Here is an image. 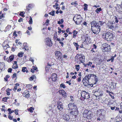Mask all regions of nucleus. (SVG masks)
I'll list each match as a JSON object with an SVG mask.
<instances>
[{"instance_id": "f257e3e1", "label": "nucleus", "mask_w": 122, "mask_h": 122, "mask_svg": "<svg viewBox=\"0 0 122 122\" xmlns=\"http://www.w3.org/2000/svg\"><path fill=\"white\" fill-rule=\"evenodd\" d=\"M105 23L104 22L101 21H99L98 22L95 21H92L91 23V30L95 34L98 33L101 29L100 25L102 26Z\"/></svg>"}, {"instance_id": "f03ea898", "label": "nucleus", "mask_w": 122, "mask_h": 122, "mask_svg": "<svg viewBox=\"0 0 122 122\" xmlns=\"http://www.w3.org/2000/svg\"><path fill=\"white\" fill-rule=\"evenodd\" d=\"M69 109L72 111L70 112V114L75 115L78 114V111L77 109L76 106L74 103H69L68 105Z\"/></svg>"}, {"instance_id": "7ed1b4c3", "label": "nucleus", "mask_w": 122, "mask_h": 122, "mask_svg": "<svg viewBox=\"0 0 122 122\" xmlns=\"http://www.w3.org/2000/svg\"><path fill=\"white\" fill-rule=\"evenodd\" d=\"M102 37L105 39L107 41H111L113 39L112 33L110 32H107L106 34H104L102 35Z\"/></svg>"}, {"instance_id": "20e7f679", "label": "nucleus", "mask_w": 122, "mask_h": 122, "mask_svg": "<svg viewBox=\"0 0 122 122\" xmlns=\"http://www.w3.org/2000/svg\"><path fill=\"white\" fill-rule=\"evenodd\" d=\"M82 18L80 15H76L73 19V20L75 22L76 24H80L82 20Z\"/></svg>"}, {"instance_id": "39448f33", "label": "nucleus", "mask_w": 122, "mask_h": 122, "mask_svg": "<svg viewBox=\"0 0 122 122\" xmlns=\"http://www.w3.org/2000/svg\"><path fill=\"white\" fill-rule=\"evenodd\" d=\"M83 116L87 119H90L92 117V113L91 111L86 110H84L83 114Z\"/></svg>"}, {"instance_id": "423d86ee", "label": "nucleus", "mask_w": 122, "mask_h": 122, "mask_svg": "<svg viewBox=\"0 0 122 122\" xmlns=\"http://www.w3.org/2000/svg\"><path fill=\"white\" fill-rule=\"evenodd\" d=\"M75 58L77 61H80V62L82 63L84 62L85 56L83 55H77Z\"/></svg>"}, {"instance_id": "0eeeda50", "label": "nucleus", "mask_w": 122, "mask_h": 122, "mask_svg": "<svg viewBox=\"0 0 122 122\" xmlns=\"http://www.w3.org/2000/svg\"><path fill=\"white\" fill-rule=\"evenodd\" d=\"M81 95L83 99H88L90 97L88 93L83 91L81 92Z\"/></svg>"}, {"instance_id": "6e6552de", "label": "nucleus", "mask_w": 122, "mask_h": 122, "mask_svg": "<svg viewBox=\"0 0 122 122\" xmlns=\"http://www.w3.org/2000/svg\"><path fill=\"white\" fill-rule=\"evenodd\" d=\"M102 46L103 49L105 51H109L110 50V47L109 45L106 43H105L103 44Z\"/></svg>"}, {"instance_id": "1a4fd4ad", "label": "nucleus", "mask_w": 122, "mask_h": 122, "mask_svg": "<svg viewBox=\"0 0 122 122\" xmlns=\"http://www.w3.org/2000/svg\"><path fill=\"white\" fill-rule=\"evenodd\" d=\"M51 79L52 81H55L57 79V75L56 74L54 73L51 76V78H49L48 81L49 82H50V80Z\"/></svg>"}, {"instance_id": "9d476101", "label": "nucleus", "mask_w": 122, "mask_h": 122, "mask_svg": "<svg viewBox=\"0 0 122 122\" xmlns=\"http://www.w3.org/2000/svg\"><path fill=\"white\" fill-rule=\"evenodd\" d=\"M46 44L47 46H51L52 45V43L51 41L49 38H47L46 39Z\"/></svg>"}, {"instance_id": "9b49d317", "label": "nucleus", "mask_w": 122, "mask_h": 122, "mask_svg": "<svg viewBox=\"0 0 122 122\" xmlns=\"http://www.w3.org/2000/svg\"><path fill=\"white\" fill-rule=\"evenodd\" d=\"M121 5L122 6L120 5H118L117 7H116L117 10L120 13L122 14V1Z\"/></svg>"}, {"instance_id": "f8f14e48", "label": "nucleus", "mask_w": 122, "mask_h": 122, "mask_svg": "<svg viewBox=\"0 0 122 122\" xmlns=\"http://www.w3.org/2000/svg\"><path fill=\"white\" fill-rule=\"evenodd\" d=\"M84 41L86 42V43H90L91 42V39L89 36L88 35H86L85 36Z\"/></svg>"}, {"instance_id": "ddd939ff", "label": "nucleus", "mask_w": 122, "mask_h": 122, "mask_svg": "<svg viewBox=\"0 0 122 122\" xmlns=\"http://www.w3.org/2000/svg\"><path fill=\"white\" fill-rule=\"evenodd\" d=\"M87 79V78H86V76L83 79L82 81V82L83 84L85 85H87L89 83V80Z\"/></svg>"}, {"instance_id": "4468645a", "label": "nucleus", "mask_w": 122, "mask_h": 122, "mask_svg": "<svg viewBox=\"0 0 122 122\" xmlns=\"http://www.w3.org/2000/svg\"><path fill=\"white\" fill-rule=\"evenodd\" d=\"M57 107L60 111H62L63 110V106L61 102H60L58 104Z\"/></svg>"}, {"instance_id": "2eb2a0df", "label": "nucleus", "mask_w": 122, "mask_h": 122, "mask_svg": "<svg viewBox=\"0 0 122 122\" xmlns=\"http://www.w3.org/2000/svg\"><path fill=\"white\" fill-rule=\"evenodd\" d=\"M59 92L60 94L62 95V96L65 98L66 97V93L63 90H59Z\"/></svg>"}, {"instance_id": "dca6fc26", "label": "nucleus", "mask_w": 122, "mask_h": 122, "mask_svg": "<svg viewBox=\"0 0 122 122\" xmlns=\"http://www.w3.org/2000/svg\"><path fill=\"white\" fill-rule=\"evenodd\" d=\"M14 58V56L13 55H11L9 57V58H7L6 60L8 62H9L12 61Z\"/></svg>"}, {"instance_id": "f3484780", "label": "nucleus", "mask_w": 122, "mask_h": 122, "mask_svg": "<svg viewBox=\"0 0 122 122\" xmlns=\"http://www.w3.org/2000/svg\"><path fill=\"white\" fill-rule=\"evenodd\" d=\"M91 76V79L93 80H95L96 82H97L98 81V79L97 78V77L96 75L92 74Z\"/></svg>"}, {"instance_id": "a211bd4d", "label": "nucleus", "mask_w": 122, "mask_h": 122, "mask_svg": "<svg viewBox=\"0 0 122 122\" xmlns=\"http://www.w3.org/2000/svg\"><path fill=\"white\" fill-rule=\"evenodd\" d=\"M55 55L56 58L58 56H61L63 55L61 53L58 51H56L55 52Z\"/></svg>"}, {"instance_id": "6ab92c4d", "label": "nucleus", "mask_w": 122, "mask_h": 122, "mask_svg": "<svg viewBox=\"0 0 122 122\" xmlns=\"http://www.w3.org/2000/svg\"><path fill=\"white\" fill-rule=\"evenodd\" d=\"M63 119L65 120L69 121L70 120V117L69 115L64 114L63 115Z\"/></svg>"}, {"instance_id": "aec40b11", "label": "nucleus", "mask_w": 122, "mask_h": 122, "mask_svg": "<svg viewBox=\"0 0 122 122\" xmlns=\"http://www.w3.org/2000/svg\"><path fill=\"white\" fill-rule=\"evenodd\" d=\"M5 66V63L4 62H0V72L3 70V68Z\"/></svg>"}, {"instance_id": "412c9836", "label": "nucleus", "mask_w": 122, "mask_h": 122, "mask_svg": "<svg viewBox=\"0 0 122 122\" xmlns=\"http://www.w3.org/2000/svg\"><path fill=\"white\" fill-rule=\"evenodd\" d=\"M63 55L61 56H58L57 57V60L59 61H60L61 62H62V61L63 59Z\"/></svg>"}, {"instance_id": "4be33fe9", "label": "nucleus", "mask_w": 122, "mask_h": 122, "mask_svg": "<svg viewBox=\"0 0 122 122\" xmlns=\"http://www.w3.org/2000/svg\"><path fill=\"white\" fill-rule=\"evenodd\" d=\"M112 23L111 22H109L108 23L107 26L108 28L110 29H112L113 27L112 25Z\"/></svg>"}, {"instance_id": "5701e85b", "label": "nucleus", "mask_w": 122, "mask_h": 122, "mask_svg": "<svg viewBox=\"0 0 122 122\" xmlns=\"http://www.w3.org/2000/svg\"><path fill=\"white\" fill-rule=\"evenodd\" d=\"M36 79V76L34 75H33L29 78V80L30 81H31L33 80L34 79Z\"/></svg>"}, {"instance_id": "b1692460", "label": "nucleus", "mask_w": 122, "mask_h": 122, "mask_svg": "<svg viewBox=\"0 0 122 122\" xmlns=\"http://www.w3.org/2000/svg\"><path fill=\"white\" fill-rule=\"evenodd\" d=\"M23 48L25 49V50H27L28 49L27 48L26 43H24Z\"/></svg>"}, {"instance_id": "393cba45", "label": "nucleus", "mask_w": 122, "mask_h": 122, "mask_svg": "<svg viewBox=\"0 0 122 122\" xmlns=\"http://www.w3.org/2000/svg\"><path fill=\"white\" fill-rule=\"evenodd\" d=\"M73 37L75 38L76 37V36L77 33V31L75 30L73 31Z\"/></svg>"}, {"instance_id": "a878e982", "label": "nucleus", "mask_w": 122, "mask_h": 122, "mask_svg": "<svg viewBox=\"0 0 122 122\" xmlns=\"http://www.w3.org/2000/svg\"><path fill=\"white\" fill-rule=\"evenodd\" d=\"M3 48L4 49L6 50L7 48L9 47V46L8 44H6V45L4 46V45H2Z\"/></svg>"}, {"instance_id": "bb28decb", "label": "nucleus", "mask_w": 122, "mask_h": 122, "mask_svg": "<svg viewBox=\"0 0 122 122\" xmlns=\"http://www.w3.org/2000/svg\"><path fill=\"white\" fill-rule=\"evenodd\" d=\"M86 78H87V79H88L89 80H90L91 78V74H89L88 75H86Z\"/></svg>"}, {"instance_id": "cd10ccee", "label": "nucleus", "mask_w": 122, "mask_h": 122, "mask_svg": "<svg viewBox=\"0 0 122 122\" xmlns=\"http://www.w3.org/2000/svg\"><path fill=\"white\" fill-rule=\"evenodd\" d=\"M102 10L101 8H97L95 10L96 12L97 13H98Z\"/></svg>"}, {"instance_id": "c85d7f7f", "label": "nucleus", "mask_w": 122, "mask_h": 122, "mask_svg": "<svg viewBox=\"0 0 122 122\" xmlns=\"http://www.w3.org/2000/svg\"><path fill=\"white\" fill-rule=\"evenodd\" d=\"M23 53L21 52L18 54L17 55L19 57H21L23 56Z\"/></svg>"}, {"instance_id": "c756f323", "label": "nucleus", "mask_w": 122, "mask_h": 122, "mask_svg": "<svg viewBox=\"0 0 122 122\" xmlns=\"http://www.w3.org/2000/svg\"><path fill=\"white\" fill-rule=\"evenodd\" d=\"M84 6L83 8L84 10L85 11L87 10L88 6L86 4H85L84 5Z\"/></svg>"}, {"instance_id": "7c9ffc66", "label": "nucleus", "mask_w": 122, "mask_h": 122, "mask_svg": "<svg viewBox=\"0 0 122 122\" xmlns=\"http://www.w3.org/2000/svg\"><path fill=\"white\" fill-rule=\"evenodd\" d=\"M12 67L14 69H16L18 68V66L16 64H13L12 66Z\"/></svg>"}, {"instance_id": "2f4dec72", "label": "nucleus", "mask_w": 122, "mask_h": 122, "mask_svg": "<svg viewBox=\"0 0 122 122\" xmlns=\"http://www.w3.org/2000/svg\"><path fill=\"white\" fill-rule=\"evenodd\" d=\"M63 20L61 19V20L58 21L57 22L58 24H62L63 22Z\"/></svg>"}, {"instance_id": "473e14b6", "label": "nucleus", "mask_w": 122, "mask_h": 122, "mask_svg": "<svg viewBox=\"0 0 122 122\" xmlns=\"http://www.w3.org/2000/svg\"><path fill=\"white\" fill-rule=\"evenodd\" d=\"M55 13V11L54 10H53L50 12L49 13V14L51 15L52 16H54Z\"/></svg>"}, {"instance_id": "72a5a7b5", "label": "nucleus", "mask_w": 122, "mask_h": 122, "mask_svg": "<svg viewBox=\"0 0 122 122\" xmlns=\"http://www.w3.org/2000/svg\"><path fill=\"white\" fill-rule=\"evenodd\" d=\"M30 20L29 21V23L30 24H31L32 23V20L31 17H29Z\"/></svg>"}, {"instance_id": "f704fd0d", "label": "nucleus", "mask_w": 122, "mask_h": 122, "mask_svg": "<svg viewBox=\"0 0 122 122\" xmlns=\"http://www.w3.org/2000/svg\"><path fill=\"white\" fill-rule=\"evenodd\" d=\"M76 67V69L77 71H78L79 70V68H80L79 67V65H76L75 66Z\"/></svg>"}, {"instance_id": "c9c22d12", "label": "nucleus", "mask_w": 122, "mask_h": 122, "mask_svg": "<svg viewBox=\"0 0 122 122\" xmlns=\"http://www.w3.org/2000/svg\"><path fill=\"white\" fill-rule=\"evenodd\" d=\"M11 28V26L10 25H9L6 27L5 28V29L7 30H10V29Z\"/></svg>"}, {"instance_id": "e433bc0d", "label": "nucleus", "mask_w": 122, "mask_h": 122, "mask_svg": "<svg viewBox=\"0 0 122 122\" xmlns=\"http://www.w3.org/2000/svg\"><path fill=\"white\" fill-rule=\"evenodd\" d=\"M60 86L61 87H62L63 88H66V86L64 84L61 83L60 85Z\"/></svg>"}, {"instance_id": "4c0bfd02", "label": "nucleus", "mask_w": 122, "mask_h": 122, "mask_svg": "<svg viewBox=\"0 0 122 122\" xmlns=\"http://www.w3.org/2000/svg\"><path fill=\"white\" fill-rule=\"evenodd\" d=\"M103 117L104 116L102 114H100L99 117L102 120H103Z\"/></svg>"}, {"instance_id": "58836bf2", "label": "nucleus", "mask_w": 122, "mask_h": 122, "mask_svg": "<svg viewBox=\"0 0 122 122\" xmlns=\"http://www.w3.org/2000/svg\"><path fill=\"white\" fill-rule=\"evenodd\" d=\"M34 110V109L32 107H31L29 109V110L31 112H33V110Z\"/></svg>"}, {"instance_id": "ea45409f", "label": "nucleus", "mask_w": 122, "mask_h": 122, "mask_svg": "<svg viewBox=\"0 0 122 122\" xmlns=\"http://www.w3.org/2000/svg\"><path fill=\"white\" fill-rule=\"evenodd\" d=\"M26 69V67H23L22 68V71L23 72H25V69Z\"/></svg>"}, {"instance_id": "a19ab883", "label": "nucleus", "mask_w": 122, "mask_h": 122, "mask_svg": "<svg viewBox=\"0 0 122 122\" xmlns=\"http://www.w3.org/2000/svg\"><path fill=\"white\" fill-rule=\"evenodd\" d=\"M74 45L76 47H79V45L78 43H77L74 42L73 43Z\"/></svg>"}, {"instance_id": "79ce46f5", "label": "nucleus", "mask_w": 122, "mask_h": 122, "mask_svg": "<svg viewBox=\"0 0 122 122\" xmlns=\"http://www.w3.org/2000/svg\"><path fill=\"white\" fill-rule=\"evenodd\" d=\"M25 14V13H23V12H20V16H21L22 17H25L24 15Z\"/></svg>"}, {"instance_id": "37998d69", "label": "nucleus", "mask_w": 122, "mask_h": 122, "mask_svg": "<svg viewBox=\"0 0 122 122\" xmlns=\"http://www.w3.org/2000/svg\"><path fill=\"white\" fill-rule=\"evenodd\" d=\"M115 22L117 23L118 21V18L117 17L115 16Z\"/></svg>"}, {"instance_id": "c03bdc74", "label": "nucleus", "mask_w": 122, "mask_h": 122, "mask_svg": "<svg viewBox=\"0 0 122 122\" xmlns=\"http://www.w3.org/2000/svg\"><path fill=\"white\" fill-rule=\"evenodd\" d=\"M7 110L9 112L8 114H10L11 113V109L10 108H8V109Z\"/></svg>"}, {"instance_id": "a18cd8bd", "label": "nucleus", "mask_w": 122, "mask_h": 122, "mask_svg": "<svg viewBox=\"0 0 122 122\" xmlns=\"http://www.w3.org/2000/svg\"><path fill=\"white\" fill-rule=\"evenodd\" d=\"M8 98L6 97L3 98L2 99V100L4 102H6Z\"/></svg>"}, {"instance_id": "49530a36", "label": "nucleus", "mask_w": 122, "mask_h": 122, "mask_svg": "<svg viewBox=\"0 0 122 122\" xmlns=\"http://www.w3.org/2000/svg\"><path fill=\"white\" fill-rule=\"evenodd\" d=\"M32 68L35 71L36 70V71H37V70H37V68L34 66H32Z\"/></svg>"}, {"instance_id": "de8ad7c7", "label": "nucleus", "mask_w": 122, "mask_h": 122, "mask_svg": "<svg viewBox=\"0 0 122 122\" xmlns=\"http://www.w3.org/2000/svg\"><path fill=\"white\" fill-rule=\"evenodd\" d=\"M97 121L98 122H101L102 121V120L99 117L97 119Z\"/></svg>"}, {"instance_id": "09e8293b", "label": "nucleus", "mask_w": 122, "mask_h": 122, "mask_svg": "<svg viewBox=\"0 0 122 122\" xmlns=\"http://www.w3.org/2000/svg\"><path fill=\"white\" fill-rule=\"evenodd\" d=\"M106 91L110 95H111V94H113V92H111L107 90Z\"/></svg>"}, {"instance_id": "8fccbe9b", "label": "nucleus", "mask_w": 122, "mask_h": 122, "mask_svg": "<svg viewBox=\"0 0 122 122\" xmlns=\"http://www.w3.org/2000/svg\"><path fill=\"white\" fill-rule=\"evenodd\" d=\"M92 64V63L91 62H89L87 64V65L88 66H90Z\"/></svg>"}, {"instance_id": "3c124183", "label": "nucleus", "mask_w": 122, "mask_h": 122, "mask_svg": "<svg viewBox=\"0 0 122 122\" xmlns=\"http://www.w3.org/2000/svg\"><path fill=\"white\" fill-rule=\"evenodd\" d=\"M4 14H2L1 15H0V19H1L2 18H4Z\"/></svg>"}, {"instance_id": "603ef678", "label": "nucleus", "mask_w": 122, "mask_h": 122, "mask_svg": "<svg viewBox=\"0 0 122 122\" xmlns=\"http://www.w3.org/2000/svg\"><path fill=\"white\" fill-rule=\"evenodd\" d=\"M12 70L11 68H9L8 70V71L9 72H11Z\"/></svg>"}, {"instance_id": "864d4df0", "label": "nucleus", "mask_w": 122, "mask_h": 122, "mask_svg": "<svg viewBox=\"0 0 122 122\" xmlns=\"http://www.w3.org/2000/svg\"><path fill=\"white\" fill-rule=\"evenodd\" d=\"M95 49L93 48H92V50H91V53H93L94 52H95Z\"/></svg>"}, {"instance_id": "5fc2aeb1", "label": "nucleus", "mask_w": 122, "mask_h": 122, "mask_svg": "<svg viewBox=\"0 0 122 122\" xmlns=\"http://www.w3.org/2000/svg\"><path fill=\"white\" fill-rule=\"evenodd\" d=\"M12 90V89H10L9 88H8L6 90V92H9L11 91Z\"/></svg>"}, {"instance_id": "6e6d98bb", "label": "nucleus", "mask_w": 122, "mask_h": 122, "mask_svg": "<svg viewBox=\"0 0 122 122\" xmlns=\"http://www.w3.org/2000/svg\"><path fill=\"white\" fill-rule=\"evenodd\" d=\"M70 98L71 99V102H73V96H70Z\"/></svg>"}, {"instance_id": "4d7b16f0", "label": "nucleus", "mask_w": 122, "mask_h": 122, "mask_svg": "<svg viewBox=\"0 0 122 122\" xmlns=\"http://www.w3.org/2000/svg\"><path fill=\"white\" fill-rule=\"evenodd\" d=\"M23 20L22 18H20L18 22H23Z\"/></svg>"}, {"instance_id": "13d9d810", "label": "nucleus", "mask_w": 122, "mask_h": 122, "mask_svg": "<svg viewBox=\"0 0 122 122\" xmlns=\"http://www.w3.org/2000/svg\"><path fill=\"white\" fill-rule=\"evenodd\" d=\"M29 60L30 61H31L33 63V62H34V60L32 58L30 57V59Z\"/></svg>"}, {"instance_id": "bf43d9fd", "label": "nucleus", "mask_w": 122, "mask_h": 122, "mask_svg": "<svg viewBox=\"0 0 122 122\" xmlns=\"http://www.w3.org/2000/svg\"><path fill=\"white\" fill-rule=\"evenodd\" d=\"M16 74L15 73L13 75L12 78H14L15 77H16Z\"/></svg>"}, {"instance_id": "052dcab7", "label": "nucleus", "mask_w": 122, "mask_h": 122, "mask_svg": "<svg viewBox=\"0 0 122 122\" xmlns=\"http://www.w3.org/2000/svg\"><path fill=\"white\" fill-rule=\"evenodd\" d=\"M15 113L16 115H18V110L15 109Z\"/></svg>"}, {"instance_id": "680f3d73", "label": "nucleus", "mask_w": 122, "mask_h": 122, "mask_svg": "<svg viewBox=\"0 0 122 122\" xmlns=\"http://www.w3.org/2000/svg\"><path fill=\"white\" fill-rule=\"evenodd\" d=\"M8 118L10 120H11L12 119V116H11L10 115H9L8 116Z\"/></svg>"}, {"instance_id": "e2e57ef3", "label": "nucleus", "mask_w": 122, "mask_h": 122, "mask_svg": "<svg viewBox=\"0 0 122 122\" xmlns=\"http://www.w3.org/2000/svg\"><path fill=\"white\" fill-rule=\"evenodd\" d=\"M114 56H112L111 57V62H112L113 61V60L114 59Z\"/></svg>"}, {"instance_id": "0e129e2a", "label": "nucleus", "mask_w": 122, "mask_h": 122, "mask_svg": "<svg viewBox=\"0 0 122 122\" xmlns=\"http://www.w3.org/2000/svg\"><path fill=\"white\" fill-rule=\"evenodd\" d=\"M30 94H28L25 95V97L27 98H28L30 97Z\"/></svg>"}, {"instance_id": "69168bd1", "label": "nucleus", "mask_w": 122, "mask_h": 122, "mask_svg": "<svg viewBox=\"0 0 122 122\" xmlns=\"http://www.w3.org/2000/svg\"><path fill=\"white\" fill-rule=\"evenodd\" d=\"M83 25H85V26H86V22L85 21L83 23Z\"/></svg>"}, {"instance_id": "338daca9", "label": "nucleus", "mask_w": 122, "mask_h": 122, "mask_svg": "<svg viewBox=\"0 0 122 122\" xmlns=\"http://www.w3.org/2000/svg\"><path fill=\"white\" fill-rule=\"evenodd\" d=\"M17 89V86H15L14 87V88L13 89V90L14 91H15V90Z\"/></svg>"}, {"instance_id": "774afa93", "label": "nucleus", "mask_w": 122, "mask_h": 122, "mask_svg": "<svg viewBox=\"0 0 122 122\" xmlns=\"http://www.w3.org/2000/svg\"><path fill=\"white\" fill-rule=\"evenodd\" d=\"M81 81V77H79L78 78L77 81L79 82Z\"/></svg>"}]
</instances>
